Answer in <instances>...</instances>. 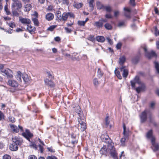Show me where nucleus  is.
<instances>
[{
    "instance_id": "nucleus-1",
    "label": "nucleus",
    "mask_w": 159,
    "mask_h": 159,
    "mask_svg": "<svg viewBox=\"0 0 159 159\" xmlns=\"http://www.w3.org/2000/svg\"><path fill=\"white\" fill-rule=\"evenodd\" d=\"M103 140L108 143V148L110 150L111 155L113 159H118L117 153L113 145V143L109 137L106 135L105 138H103Z\"/></svg>"
},
{
    "instance_id": "nucleus-2",
    "label": "nucleus",
    "mask_w": 159,
    "mask_h": 159,
    "mask_svg": "<svg viewBox=\"0 0 159 159\" xmlns=\"http://www.w3.org/2000/svg\"><path fill=\"white\" fill-rule=\"evenodd\" d=\"M22 7V3L20 1L18 0L13 1L11 6L12 15L14 16H18L19 14L18 11L19 12Z\"/></svg>"
},
{
    "instance_id": "nucleus-3",
    "label": "nucleus",
    "mask_w": 159,
    "mask_h": 159,
    "mask_svg": "<svg viewBox=\"0 0 159 159\" xmlns=\"http://www.w3.org/2000/svg\"><path fill=\"white\" fill-rule=\"evenodd\" d=\"M147 138L150 139L151 140L152 143L151 148L154 151H157L159 149L158 144L155 142V138L153 135L152 130H150L146 134Z\"/></svg>"
},
{
    "instance_id": "nucleus-4",
    "label": "nucleus",
    "mask_w": 159,
    "mask_h": 159,
    "mask_svg": "<svg viewBox=\"0 0 159 159\" xmlns=\"http://www.w3.org/2000/svg\"><path fill=\"white\" fill-rule=\"evenodd\" d=\"M132 87H134L135 83H138L140 85V86L135 89L136 92L138 93L144 91L145 89V86L143 83H142L139 79V77L136 76L133 80L130 81Z\"/></svg>"
},
{
    "instance_id": "nucleus-5",
    "label": "nucleus",
    "mask_w": 159,
    "mask_h": 159,
    "mask_svg": "<svg viewBox=\"0 0 159 159\" xmlns=\"http://www.w3.org/2000/svg\"><path fill=\"white\" fill-rule=\"evenodd\" d=\"M143 49L145 52V56L148 59H151L152 57H157V55L155 52L152 51L150 52H148L146 47H144Z\"/></svg>"
},
{
    "instance_id": "nucleus-6",
    "label": "nucleus",
    "mask_w": 159,
    "mask_h": 159,
    "mask_svg": "<svg viewBox=\"0 0 159 159\" xmlns=\"http://www.w3.org/2000/svg\"><path fill=\"white\" fill-rule=\"evenodd\" d=\"M12 140L14 144H16L18 146H20L23 143V140L22 138L17 136H15L12 138Z\"/></svg>"
},
{
    "instance_id": "nucleus-7",
    "label": "nucleus",
    "mask_w": 159,
    "mask_h": 159,
    "mask_svg": "<svg viewBox=\"0 0 159 159\" xmlns=\"http://www.w3.org/2000/svg\"><path fill=\"white\" fill-rule=\"evenodd\" d=\"M2 73L4 74H3L4 76H7V78H12L13 77V72L11 70L8 68L5 69L3 72Z\"/></svg>"
},
{
    "instance_id": "nucleus-8",
    "label": "nucleus",
    "mask_w": 159,
    "mask_h": 159,
    "mask_svg": "<svg viewBox=\"0 0 159 159\" xmlns=\"http://www.w3.org/2000/svg\"><path fill=\"white\" fill-rule=\"evenodd\" d=\"M70 16V17H74V14L70 12H69L67 13L64 12L62 15V20H63L64 21H66L68 16Z\"/></svg>"
},
{
    "instance_id": "nucleus-9",
    "label": "nucleus",
    "mask_w": 159,
    "mask_h": 159,
    "mask_svg": "<svg viewBox=\"0 0 159 159\" xmlns=\"http://www.w3.org/2000/svg\"><path fill=\"white\" fill-rule=\"evenodd\" d=\"M119 70L122 73L123 77L124 78H126L129 73L128 70L126 68L125 66H122L120 68Z\"/></svg>"
},
{
    "instance_id": "nucleus-10",
    "label": "nucleus",
    "mask_w": 159,
    "mask_h": 159,
    "mask_svg": "<svg viewBox=\"0 0 159 159\" xmlns=\"http://www.w3.org/2000/svg\"><path fill=\"white\" fill-rule=\"evenodd\" d=\"M7 84L10 86L14 88H16L18 86L17 82L15 80H10L7 82Z\"/></svg>"
},
{
    "instance_id": "nucleus-11",
    "label": "nucleus",
    "mask_w": 159,
    "mask_h": 159,
    "mask_svg": "<svg viewBox=\"0 0 159 159\" xmlns=\"http://www.w3.org/2000/svg\"><path fill=\"white\" fill-rule=\"evenodd\" d=\"M148 113L146 110L144 111L140 115L141 121L142 123H143L147 119V114Z\"/></svg>"
},
{
    "instance_id": "nucleus-12",
    "label": "nucleus",
    "mask_w": 159,
    "mask_h": 159,
    "mask_svg": "<svg viewBox=\"0 0 159 159\" xmlns=\"http://www.w3.org/2000/svg\"><path fill=\"white\" fill-rule=\"evenodd\" d=\"M78 120L79 124L80 125L81 131H84L86 128V123L82 121L80 119H78Z\"/></svg>"
},
{
    "instance_id": "nucleus-13",
    "label": "nucleus",
    "mask_w": 159,
    "mask_h": 159,
    "mask_svg": "<svg viewBox=\"0 0 159 159\" xmlns=\"http://www.w3.org/2000/svg\"><path fill=\"white\" fill-rule=\"evenodd\" d=\"M19 19L20 22L23 24H29L31 23L30 20L28 18L20 17Z\"/></svg>"
},
{
    "instance_id": "nucleus-14",
    "label": "nucleus",
    "mask_w": 159,
    "mask_h": 159,
    "mask_svg": "<svg viewBox=\"0 0 159 159\" xmlns=\"http://www.w3.org/2000/svg\"><path fill=\"white\" fill-rule=\"evenodd\" d=\"M23 135L28 140L30 141V138L33 137V135L31 134L28 129H26L25 133L23 134Z\"/></svg>"
},
{
    "instance_id": "nucleus-15",
    "label": "nucleus",
    "mask_w": 159,
    "mask_h": 159,
    "mask_svg": "<svg viewBox=\"0 0 159 159\" xmlns=\"http://www.w3.org/2000/svg\"><path fill=\"white\" fill-rule=\"evenodd\" d=\"M93 25L96 26L97 28L100 29L103 27V23L102 22V20H100L98 21L95 22Z\"/></svg>"
},
{
    "instance_id": "nucleus-16",
    "label": "nucleus",
    "mask_w": 159,
    "mask_h": 159,
    "mask_svg": "<svg viewBox=\"0 0 159 159\" xmlns=\"http://www.w3.org/2000/svg\"><path fill=\"white\" fill-rule=\"evenodd\" d=\"M44 82L46 85H48L51 87H53L54 86V83L51 80H49L48 79L44 80Z\"/></svg>"
},
{
    "instance_id": "nucleus-17",
    "label": "nucleus",
    "mask_w": 159,
    "mask_h": 159,
    "mask_svg": "<svg viewBox=\"0 0 159 159\" xmlns=\"http://www.w3.org/2000/svg\"><path fill=\"white\" fill-rule=\"evenodd\" d=\"M18 148V146L13 143L10 146V149L12 151H16Z\"/></svg>"
},
{
    "instance_id": "nucleus-18",
    "label": "nucleus",
    "mask_w": 159,
    "mask_h": 159,
    "mask_svg": "<svg viewBox=\"0 0 159 159\" xmlns=\"http://www.w3.org/2000/svg\"><path fill=\"white\" fill-rule=\"evenodd\" d=\"M54 17V15L52 13H47L45 16L46 19L50 21L52 20Z\"/></svg>"
},
{
    "instance_id": "nucleus-19",
    "label": "nucleus",
    "mask_w": 159,
    "mask_h": 159,
    "mask_svg": "<svg viewBox=\"0 0 159 159\" xmlns=\"http://www.w3.org/2000/svg\"><path fill=\"white\" fill-rule=\"evenodd\" d=\"M76 108L77 110L76 111L80 117V118H78V119H81L83 116V113L82 111H81V109L80 107L79 106H77Z\"/></svg>"
},
{
    "instance_id": "nucleus-20",
    "label": "nucleus",
    "mask_w": 159,
    "mask_h": 159,
    "mask_svg": "<svg viewBox=\"0 0 159 159\" xmlns=\"http://www.w3.org/2000/svg\"><path fill=\"white\" fill-rule=\"evenodd\" d=\"M76 108L77 110L76 111L80 117V118H78V119H81L83 116V113L82 111H81V109L80 107L79 106H77Z\"/></svg>"
},
{
    "instance_id": "nucleus-21",
    "label": "nucleus",
    "mask_w": 159,
    "mask_h": 159,
    "mask_svg": "<svg viewBox=\"0 0 159 159\" xmlns=\"http://www.w3.org/2000/svg\"><path fill=\"white\" fill-rule=\"evenodd\" d=\"M27 30L30 33L34 32L35 31V27L34 26H32L31 25H27Z\"/></svg>"
},
{
    "instance_id": "nucleus-22",
    "label": "nucleus",
    "mask_w": 159,
    "mask_h": 159,
    "mask_svg": "<svg viewBox=\"0 0 159 159\" xmlns=\"http://www.w3.org/2000/svg\"><path fill=\"white\" fill-rule=\"evenodd\" d=\"M124 11H126V12H125L124 13L125 16L127 18H130V10L129 9L127 8H124Z\"/></svg>"
},
{
    "instance_id": "nucleus-23",
    "label": "nucleus",
    "mask_w": 159,
    "mask_h": 159,
    "mask_svg": "<svg viewBox=\"0 0 159 159\" xmlns=\"http://www.w3.org/2000/svg\"><path fill=\"white\" fill-rule=\"evenodd\" d=\"M10 125L11 129L13 132L17 133L19 131V129L16 125L13 124H10Z\"/></svg>"
},
{
    "instance_id": "nucleus-24",
    "label": "nucleus",
    "mask_w": 159,
    "mask_h": 159,
    "mask_svg": "<svg viewBox=\"0 0 159 159\" xmlns=\"http://www.w3.org/2000/svg\"><path fill=\"white\" fill-rule=\"evenodd\" d=\"M96 40L98 42L103 43L105 41V39L103 36H98L96 38Z\"/></svg>"
},
{
    "instance_id": "nucleus-25",
    "label": "nucleus",
    "mask_w": 159,
    "mask_h": 159,
    "mask_svg": "<svg viewBox=\"0 0 159 159\" xmlns=\"http://www.w3.org/2000/svg\"><path fill=\"white\" fill-rule=\"evenodd\" d=\"M97 6L98 9L103 10L105 6L99 1L97 2Z\"/></svg>"
},
{
    "instance_id": "nucleus-26",
    "label": "nucleus",
    "mask_w": 159,
    "mask_h": 159,
    "mask_svg": "<svg viewBox=\"0 0 159 159\" xmlns=\"http://www.w3.org/2000/svg\"><path fill=\"white\" fill-rule=\"evenodd\" d=\"M83 5V4L81 3H77L74 2L73 4V6L74 7L77 9H79Z\"/></svg>"
},
{
    "instance_id": "nucleus-27",
    "label": "nucleus",
    "mask_w": 159,
    "mask_h": 159,
    "mask_svg": "<svg viewBox=\"0 0 159 159\" xmlns=\"http://www.w3.org/2000/svg\"><path fill=\"white\" fill-rule=\"evenodd\" d=\"M21 73L20 71H18L17 72V74L15 75V77L17 80L20 82H21Z\"/></svg>"
},
{
    "instance_id": "nucleus-28",
    "label": "nucleus",
    "mask_w": 159,
    "mask_h": 159,
    "mask_svg": "<svg viewBox=\"0 0 159 159\" xmlns=\"http://www.w3.org/2000/svg\"><path fill=\"white\" fill-rule=\"evenodd\" d=\"M25 11H29L32 8L31 5L30 4H27L25 6Z\"/></svg>"
},
{
    "instance_id": "nucleus-29",
    "label": "nucleus",
    "mask_w": 159,
    "mask_h": 159,
    "mask_svg": "<svg viewBox=\"0 0 159 159\" xmlns=\"http://www.w3.org/2000/svg\"><path fill=\"white\" fill-rule=\"evenodd\" d=\"M56 16L59 20H62V15L61 13V11H58L56 12Z\"/></svg>"
},
{
    "instance_id": "nucleus-30",
    "label": "nucleus",
    "mask_w": 159,
    "mask_h": 159,
    "mask_svg": "<svg viewBox=\"0 0 159 159\" xmlns=\"http://www.w3.org/2000/svg\"><path fill=\"white\" fill-rule=\"evenodd\" d=\"M140 57L139 56H136L133 58L132 60V62L134 64L137 63L139 60Z\"/></svg>"
},
{
    "instance_id": "nucleus-31",
    "label": "nucleus",
    "mask_w": 159,
    "mask_h": 159,
    "mask_svg": "<svg viewBox=\"0 0 159 159\" xmlns=\"http://www.w3.org/2000/svg\"><path fill=\"white\" fill-rule=\"evenodd\" d=\"M103 10H106L108 12H110L112 11L111 8L109 5L105 6Z\"/></svg>"
},
{
    "instance_id": "nucleus-32",
    "label": "nucleus",
    "mask_w": 159,
    "mask_h": 159,
    "mask_svg": "<svg viewBox=\"0 0 159 159\" xmlns=\"http://www.w3.org/2000/svg\"><path fill=\"white\" fill-rule=\"evenodd\" d=\"M100 152L102 154H106L107 153L106 148L105 147H103L101 148Z\"/></svg>"
},
{
    "instance_id": "nucleus-33",
    "label": "nucleus",
    "mask_w": 159,
    "mask_h": 159,
    "mask_svg": "<svg viewBox=\"0 0 159 159\" xmlns=\"http://www.w3.org/2000/svg\"><path fill=\"white\" fill-rule=\"evenodd\" d=\"M22 78L24 81L25 82H27L29 80V79L28 75L26 74H24L23 75Z\"/></svg>"
},
{
    "instance_id": "nucleus-34",
    "label": "nucleus",
    "mask_w": 159,
    "mask_h": 159,
    "mask_svg": "<svg viewBox=\"0 0 159 159\" xmlns=\"http://www.w3.org/2000/svg\"><path fill=\"white\" fill-rule=\"evenodd\" d=\"M115 73L118 79H122V77L120 74V73L119 71L117 70L116 68V70H115Z\"/></svg>"
},
{
    "instance_id": "nucleus-35",
    "label": "nucleus",
    "mask_w": 159,
    "mask_h": 159,
    "mask_svg": "<svg viewBox=\"0 0 159 159\" xmlns=\"http://www.w3.org/2000/svg\"><path fill=\"white\" fill-rule=\"evenodd\" d=\"M125 61V57H124L122 56L121 57H120L119 58V63L120 65L123 64Z\"/></svg>"
},
{
    "instance_id": "nucleus-36",
    "label": "nucleus",
    "mask_w": 159,
    "mask_h": 159,
    "mask_svg": "<svg viewBox=\"0 0 159 159\" xmlns=\"http://www.w3.org/2000/svg\"><path fill=\"white\" fill-rule=\"evenodd\" d=\"M4 10L6 11V13L7 15H9L11 14V13L8 9L7 3H6V5L4 6Z\"/></svg>"
},
{
    "instance_id": "nucleus-37",
    "label": "nucleus",
    "mask_w": 159,
    "mask_h": 159,
    "mask_svg": "<svg viewBox=\"0 0 159 159\" xmlns=\"http://www.w3.org/2000/svg\"><path fill=\"white\" fill-rule=\"evenodd\" d=\"M105 28L108 30H111L112 29V26L111 25L108 23H106L104 25Z\"/></svg>"
},
{
    "instance_id": "nucleus-38",
    "label": "nucleus",
    "mask_w": 159,
    "mask_h": 159,
    "mask_svg": "<svg viewBox=\"0 0 159 159\" xmlns=\"http://www.w3.org/2000/svg\"><path fill=\"white\" fill-rule=\"evenodd\" d=\"M155 67L157 72L159 74V64L157 62H154Z\"/></svg>"
},
{
    "instance_id": "nucleus-39",
    "label": "nucleus",
    "mask_w": 159,
    "mask_h": 159,
    "mask_svg": "<svg viewBox=\"0 0 159 159\" xmlns=\"http://www.w3.org/2000/svg\"><path fill=\"white\" fill-rule=\"evenodd\" d=\"M148 117L149 120V121L150 123L153 122V117L152 114L150 113L148 115Z\"/></svg>"
},
{
    "instance_id": "nucleus-40",
    "label": "nucleus",
    "mask_w": 159,
    "mask_h": 159,
    "mask_svg": "<svg viewBox=\"0 0 159 159\" xmlns=\"http://www.w3.org/2000/svg\"><path fill=\"white\" fill-rule=\"evenodd\" d=\"M103 75V73L102 71L100 68H98V77L100 78L102 77Z\"/></svg>"
},
{
    "instance_id": "nucleus-41",
    "label": "nucleus",
    "mask_w": 159,
    "mask_h": 159,
    "mask_svg": "<svg viewBox=\"0 0 159 159\" xmlns=\"http://www.w3.org/2000/svg\"><path fill=\"white\" fill-rule=\"evenodd\" d=\"M32 21H33L35 25L36 26H38L39 25V22L37 19V18H34L32 19Z\"/></svg>"
},
{
    "instance_id": "nucleus-42",
    "label": "nucleus",
    "mask_w": 159,
    "mask_h": 159,
    "mask_svg": "<svg viewBox=\"0 0 159 159\" xmlns=\"http://www.w3.org/2000/svg\"><path fill=\"white\" fill-rule=\"evenodd\" d=\"M57 27V25H52L50 26L49 27H48L47 30L49 31H52L54 29Z\"/></svg>"
},
{
    "instance_id": "nucleus-43",
    "label": "nucleus",
    "mask_w": 159,
    "mask_h": 159,
    "mask_svg": "<svg viewBox=\"0 0 159 159\" xmlns=\"http://www.w3.org/2000/svg\"><path fill=\"white\" fill-rule=\"evenodd\" d=\"M94 2L93 0H90L89 2V6L90 7V10L91 11H92L93 9V3Z\"/></svg>"
},
{
    "instance_id": "nucleus-44",
    "label": "nucleus",
    "mask_w": 159,
    "mask_h": 159,
    "mask_svg": "<svg viewBox=\"0 0 159 159\" xmlns=\"http://www.w3.org/2000/svg\"><path fill=\"white\" fill-rule=\"evenodd\" d=\"M93 83L94 85L95 86H97L100 83L97 78H95L93 80Z\"/></svg>"
},
{
    "instance_id": "nucleus-45",
    "label": "nucleus",
    "mask_w": 159,
    "mask_h": 159,
    "mask_svg": "<svg viewBox=\"0 0 159 159\" xmlns=\"http://www.w3.org/2000/svg\"><path fill=\"white\" fill-rule=\"evenodd\" d=\"M9 120L12 123H14L15 121V118L11 116H9L8 118Z\"/></svg>"
},
{
    "instance_id": "nucleus-46",
    "label": "nucleus",
    "mask_w": 159,
    "mask_h": 159,
    "mask_svg": "<svg viewBox=\"0 0 159 159\" xmlns=\"http://www.w3.org/2000/svg\"><path fill=\"white\" fill-rule=\"evenodd\" d=\"M79 25H80V26H84V25L85 23V22L84 21H80V20H79L78 21L77 23Z\"/></svg>"
},
{
    "instance_id": "nucleus-47",
    "label": "nucleus",
    "mask_w": 159,
    "mask_h": 159,
    "mask_svg": "<svg viewBox=\"0 0 159 159\" xmlns=\"http://www.w3.org/2000/svg\"><path fill=\"white\" fill-rule=\"evenodd\" d=\"M125 25V23L124 21L120 22L118 24V26L119 27H121Z\"/></svg>"
},
{
    "instance_id": "nucleus-48",
    "label": "nucleus",
    "mask_w": 159,
    "mask_h": 159,
    "mask_svg": "<svg viewBox=\"0 0 159 159\" xmlns=\"http://www.w3.org/2000/svg\"><path fill=\"white\" fill-rule=\"evenodd\" d=\"M125 141V138H123L121 139L120 142L121 143V145L122 146H124Z\"/></svg>"
},
{
    "instance_id": "nucleus-49",
    "label": "nucleus",
    "mask_w": 159,
    "mask_h": 159,
    "mask_svg": "<svg viewBox=\"0 0 159 159\" xmlns=\"http://www.w3.org/2000/svg\"><path fill=\"white\" fill-rule=\"evenodd\" d=\"M89 39L92 42L94 41L95 39L94 38V36L93 35H90L89 36Z\"/></svg>"
},
{
    "instance_id": "nucleus-50",
    "label": "nucleus",
    "mask_w": 159,
    "mask_h": 159,
    "mask_svg": "<svg viewBox=\"0 0 159 159\" xmlns=\"http://www.w3.org/2000/svg\"><path fill=\"white\" fill-rule=\"evenodd\" d=\"M63 4H66L68 6L69 4V0H62Z\"/></svg>"
},
{
    "instance_id": "nucleus-51",
    "label": "nucleus",
    "mask_w": 159,
    "mask_h": 159,
    "mask_svg": "<svg viewBox=\"0 0 159 159\" xmlns=\"http://www.w3.org/2000/svg\"><path fill=\"white\" fill-rule=\"evenodd\" d=\"M3 159H11V157L9 155L6 154L3 156Z\"/></svg>"
},
{
    "instance_id": "nucleus-52",
    "label": "nucleus",
    "mask_w": 159,
    "mask_h": 159,
    "mask_svg": "<svg viewBox=\"0 0 159 159\" xmlns=\"http://www.w3.org/2000/svg\"><path fill=\"white\" fill-rule=\"evenodd\" d=\"M30 146L31 147H32L35 149H37V147L36 145L34 143H32L31 144H30Z\"/></svg>"
},
{
    "instance_id": "nucleus-53",
    "label": "nucleus",
    "mask_w": 159,
    "mask_h": 159,
    "mask_svg": "<svg viewBox=\"0 0 159 159\" xmlns=\"http://www.w3.org/2000/svg\"><path fill=\"white\" fill-rule=\"evenodd\" d=\"M4 65L2 64H0V70L2 72H3L5 69L4 68Z\"/></svg>"
},
{
    "instance_id": "nucleus-54",
    "label": "nucleus",
    "mask_w": 159,
    "mask_h": 159,
    "mask_svg": "<svg viewBox=\"0 0 159 159\" xmlns=\"http://www.w3.org/2000/svg\"><path fill=\"white\" fill-rule=\"evenodd\" d=\"M47 74L48 75V77L50 78L51 80H52L53 79V77L52 75L50 74V72H47Z\"/></svg>"
},
{
    "instance_id": "nucleus-55",
    "label": "nucleus",
    "mask_w": 159,
    "mask_h": 159,
    "mask_svg": "<svg viewBox=\"0 0 159 159\" xmlns=\"http://www.w3.org/2000/svg\"><path fill=\"white\" fill-rule=\"evenodd\" d=\"M47 159H57L55 156H48L47 157Z\"/></svg>"
},
{
    "instance_id": "nucleus-56",
    "label": "nucleus",
    "mask_w": 159,
    "mask_h": 159,
    "mask_svg": "<svg viewBox=\"0 0 159 159\" xmlns=\"http://www.w3.org/2000/svg\"><path fill=\"white\" fill-rule=\"evenodd\" d=\"M64 28L67 33H70L71 31V29H70L67 27H65Z\"/></svg>"
},
{
    "instance_id": "nucleus-57",
    "label": "nucleus",
    "mask_w": 159,
    "mask_h": 159,
    "mask_svg": "<svg viewBox=\"0 0 159 159\" xmlns=\"http://www.w3.org/2000/svg\"><path fill=\"white\" fill-rule=\"evenodd\" d=\"M155 105V103L154 102H152L150 103V107L151 108L153 109Z\"/></svg>"
},
{
    "instance_id": "nucleus-58",
    "label": "nucleus",
    "mask_w": 159,
    "mask_h": 159,
    "mask_svg": "<svg viewBox=\"0 0 159 159\" xmlns=\"http://www.w3.org/2000/svg\"><path fill=\"white\" fill-rule=\"evenodd\" d=\"M105 17L107 19H111L112 18V16L110 14H107L105 15Z\"/></svg>"
},
{
    "instance_id": "nucleus-59",
    "label": "nucleus",
    "mask_w": 159,
    "mask_h": 159,
    "mask_svg": "<svg viewBox=\"0 0 159 159\" xmlns=\"http://www.w3.org/2000/svg\"><path fill=\"white\" fill-rule=\"evenodd\" d=\"M29 159H37V158L35 156L31 155L29 156Z\"/></svg>"
},
{
    "instance_id": "nucleus-60",
    "label": "nucleus",
    "mask_w": 159,
    "mask_h": 159,
    "mask_svg": "<svg viewBox=\"0 0 159 159\" xmlns=\"http://www.w3.org/2000/svg\"><path fill=\"white\" fill-rule=\"evenodd\" d=\"M54 40L56 42H60L61 40V38L60 37L57 36L54 38Z\"/></svg>"
},
{
    "instance_id": "nucleus-61",
    "label": "nucleus",
    "mask_w": 159,
    "mask_h": 159,
    "mask_svg": "<svg viewBox=\"0 0 159 159\" xmlns=\"http://www.w3.org/2000/svg\"><path fill=\"white\" fill-rule=\"evenodd\" d=\"M9 26L11 28H14L15 27L16 25L14 23H11L9 24Z\"/></svg>"
},
{
    "instance_id": "nucleus-62",
    "label": "nucleus",
    "mask_w": 159,
    "mask_h": 159,
    "mask_svg": "<svg viewBox=\"0 0 159 159\" xmlns=\"http://www.w3.org/2000/svg\"><path fill=\"white\" fill-rule=\"evenodd\" d=\"M4 118V115L3 113L0 111V120Z\"/></svg>"
},
{
    "instance_id": "nucleus-63",
    "label": "nucleus",
    "mask_w": 159,
    "mask_h": 159,
    "mask_svg": "<svg viewBox=\"0 0 159 159\" xmlns=\"http://www.w3.org/2000/svg\"><path fill=\"white\" fill-rule=\"evenodd\" d=\"M121 45L120 43H118L116 44V47L117 49H119L121 48Z\"/></svg>"
},
{
    "instance_id": "nucleus-64",
    "label": "nucleus",
    "mask_w": 159,
    "mask_h": 159,
    "mask_svg": "<svg viewBox=\"0 0 159 159\" xmlns=\"http://www.w3.org/2000/svg\"><path fill=\"white\" fill-rule=\"evenodd\" d=\"M39 149L41 153L43 152V148L42 146L41 145H39Z\"/></svg>"
}]
</instances>
